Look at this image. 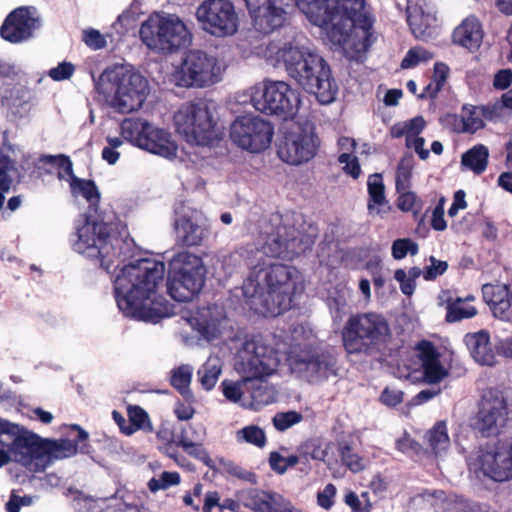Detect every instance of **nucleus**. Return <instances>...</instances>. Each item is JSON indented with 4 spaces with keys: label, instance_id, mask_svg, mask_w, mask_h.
<instances>
[{
    "label": "nucleus",
    "instance_id": "30",
    "mask_svg": "<svg viewBox=\"0 0 512 512\" xmlns=\"http://www.w3.org/2000/svg\"><path fill=\"white\" fill-rule=\"evenodd\" d=\"M474 301L473 296L465 298L454 297L449 290L441 291L438 296V304L446 308V321L457 322L463 319L472 318L477 314V309L470 304Z\"/></svg>",
    "mask_w": 512,
    "mask_h": 512
},
{
    "label": "nucleus",
    "instance_id": "16",
    "mask_svg": "<svg viewBox=\"0 0 512 512\" xmlns=\"http://www.w3.org/2000/svg\"><path fill=\"white\" fill-rule=\"evenodd\" d=\"M230 139L241 150L259 154L271 145L274 126L257 115H242L235 118L230 125Z\"/></svg>",
    "mask_w": 512,
    "mask_h": 512
},
{
    "label": "nucleus",
    "instance_id": "48",
    "mask_svg": "<svg viewBox=\"0 0 512 512\" xmlns=\"http://www.w3.org/2000/svg\"><path fill=\"white\" fill-rule=\"evenodd\" d=\"M193 367L189 364H182L171 371V385L181 394L189 393V385L191 383Z\"/></svg>",
    "mask_w": 512,
    "mask_h": 512
},
{
    "label": "nucleus",
    "instance_id": "51",
    "mask_svg": "<svg viewBox=\"0 0 512 512\" xmlns=\"http://www.w3.org/2000/svg\"><path fill=\"white\" fill-rule=\"evenodd\" d=\"M177 446L182 447L189 455L201 460L205 465L210 468L214 467V462L208 455L207 451L200 443H195L181 435L177 442Z\"/></svg>",
    "mask_w": 512,
    "mask_h": 512
},
{
    "label": "nucleus",
    "instance_id": "50",
    "mask_svg": "<svg viewBox=\"0 0 512 512\" xmlns=\"http://www.w3.org/2000/svg\"><path fill=\"white\" fill-rule=\"evenodd\" d=\"M304 417L302 413L295 411V410H289V411H282L277 412L273 418H272V424L274 428L279 432H284L293 426L301 423L303 421Z\"/></svg>",
    "mask_w": 512,
    "mask_h": 512
},
{
    "label": "nucleus",
    "instance_id": "58",
    "mask_svg": "<svg viewBox=\"0 0 512 512\" xmlns=\"http://www.w3.org/2000/svg\"><path fill=\"white\" fill-rule=\"evenodd\" d=\"M429 265L423 270V278L427 281L435 280L437 277L443 275L448 269L446 261L439 260L434 256L429 257Z\"/></svg>",
    "mask_w": 512,
    "mask_h": 512
},
{
    "label": "nucleus",
    "instance_id": "31",
    "mask_svg": "<svg viewBox=\"0 0 512 512\" xmlns=\"http://www.w3.org/2000/svg\"><path fill=\"white\" fill-rule=\"evenodd\" d=\"M185 22L176 14L154 11L141 21L139 32H187Z\"/></svg>",
    "mask_w": 512,
    "mask_h": 512
},
{
    "label": "nucleus",
    "instance_id": "38",
    "mask_svg": "<svg viewBox=\"0 0 512 512\" xmlns=\"http://www.w3.org/2000/svg\"><path fill=\"white\" fill-rule=\"evenodd\" d=\"M488 158V148L483 144H477L462 155L461 164L466 169L479 175L486 170Z\"/></svg>",
    "mask_w": 512,
    "mask_h": 512
},
{
    "label": "nucleus",
    "instance_id": "39",
    "mask_svg": "<svg viewBox=\"0 0 512 512\" xmlns=\"http://www.w3.org/2000/svg\"><path fill=\"white\" fill-rule=\"evenodd\" d=\"M221 373L222 361L217 356H210L197 371L199 381L205 390L215 387Z\"/></svg>",
    "mask_w": 512,
    "mask_h": 512
},
{
    "label": "nucleus",
    "instance_id": "26",
    "mask_svg": "<svg viewBox=\"0 0 512 512\" xmlns=\"http://www.w3.org/2000/svg\"><path fill=\"white\" fill-rule=\"evenodd\" d=\"M71 428L77 432V442L71 439L50 440L43 439V456H45V469L55 460L74 456L78 451L87 452L88 433L78 425Z\"/></svg>",
    "mask_w": 512,
    "mask_h": 512
},
{
    "label": "nucleus",
    "instance_id": "10",
    "mask_svg": "<svg viewBox=\"0 0 512 512\" xmlns=\"http://www.w3.org/2000/svg\"><path fill=\"white\" fill-rule=\"evenodd\" d=\"M250 104L260 113L291 119L299 111L301 93L289 83L264 79L246 90Z\"/></svg>",
    "mask_w": 512,
    "mask_h": 512
},
{
    "label": "nucleus",
    "instance_id": "59",
    "mask_svg": "<svg viewBox=\"0 0 512 512\" xmlns=\"http://www.w3.org/2000/svg\"><path fill=\"white\" fill-rule=\"evenodd\" d=\"M452 42L469 51L477 49L482 42V34H452Z\"/></svg>",
    "mask_w": 512,
    "mask_h": 512
},
{
    "label": "nucleus",
    "instance_id": "61",
    "mask_svg": "<svg viewBox=\"0 0 512 512\" xmlns=\"http://www.w3.org/2000/svg\"><path fill=\"white\" fill-rule=\"evenodd\" d=\"M74 72L75 66L70 62L63 61L56 67L51 68L48 75L54 81H64L70 79Z\"/></svg>",
    "mask_w": 512,
    "mask_h": 512
},
{
    "label": "nucleus",
    "instance_id": "47",
    "mask_svg": "<svg viewBox=\"0 0 512 512\" xmlns=\"http://www.w3.org/2000/svg\"><path fill=\"white\" fill-rule=\"evenodd\" d=\"M141 5L138 2H133L128 9H126L117 18V21L113 24L115 30H134L138 27L139 16L141 14Z\"/></svg>",
    "mask_w": 512,
    "mask_h": 512
},
{
    "label": "nucleus",
    "instance_id": "2",
    "mask_svg": "<svg viewBox=\"0 0 512 512\" xmlns=\"http://www.w3.org/2000/svg\"><path fill=\"white\" fill-rule=\"evenodd\" d=\"M237 49L243 58H263L275 67L283 64L287 74L319 103L336 100L339 87L331 68L312 46L297 40L272 39L271 34H243Z\"/></svg>",
    "mask_w": 512,
    "mask_h": 512
},
{
    "label": "nucleus",
    "instance_id": "56",
    "mask_svg": "<svg viewBox=\"0 0 512 512\" xmlns=\"http://www.w3.org/2000/svg\"><path fill=\"white\" fill-rule=\"evenodd\" d=\"M218 265L212 267L213 274L221 276V275H231L234 271V267L237 262L236 254H227V255H215Z\"/></svg>",
    "mask_w": 512,
    "mask_h": 512
},
{
    "label": "nucleus",
    "instance_id": "42",
    "mask_svg": "<svg viewBox=\"0 0 512 512\" xmlns=\"http://www.w3.org/2000/svg\"><path fill=\"white\" fill-rule=\"evenodd\" d=\"M235 440L239 444H250L264 448L267 443L265 431L257 425H247L235 432Z\"/></svg>",
    "mask_w": 512,
    "mask_h": 512
},
{
    "label": "nucleus",
    "instance_id": "46",
    "mask_svg": "<svg viewBox=\"0 0 512 512\" xmlns=\"http://www.w3.org/2000/svg\"><path fill=\"white\" fill-rule=\"evenodd\" d=\"M414 168V159L412 155H405L401 158L396 169V190L401 192L410 187L412 171Z\"/></svg>",
    "mask_w": 512,
    "mask_h": 512
},
{
    "label": "nucleus",
    "instance_id": "5",
    "mask_svg": "<svg viewBox=\"0 0 512 512\" xmlns=\"http://www.w3.org/2000/svg\"><path fill=\"white\" fill-rule=\"evenodd\" d=\"M280 365L278 352L267 345L261 337L246 339L238 351L235 363L236 371L241 375L238 380H223L221 389L226 400L247 408L245 394L254 378L274 375Z\"/></svg>",
    "mask_w": 512,
    "mask_h": 512
},
{
    "label": "nucleus",
    "instance_id": "32",
    "mask_svg": "<svg viewBox=\"0 0 512 512\" xmlns=\"http://www.w3.org/2000/svg\"><path fill=\"white\" fill-rule=\"evenodd\" d=\"M464 341L477 363L488 366L495 363V353L491 347L490 336L487 331L480 330L475 333H468L465 335Z\"/></svg>",
    "mask_w": 512,
    "mask_h": 512
},
{
    "label": "nucleus",
    "instance_id": "53",
    "mask_svg": "<svg viewBox=\"0 0 512 512\" xmlns=\"http://www.w3.org/2000/svg\"><path fill=\"white\" fill-rule=\"evenodd\" d=\"M129 419L131 425L122 427V432L126 435H131L138 429L151 427L148 414L140 407L135 406L129 409Z\"/></svg>",
    "mask_w": 512,
    "mask_h": 512
},
{
    "label": "nucleus",
    "instance_id": "28",
    "mask_svg": "<svg viewBox=\"0 0 512 512\" xmlns=\"http://www.w3.org/2000/svg\"><path fill=\"white\" fill-rule=\"evenodd\" d=\"M43 28L41 14L34 6H20L12 10L0 27V32H33Z\"/></svg>",
    "mask_w": 512,
    "mask_h": 512
},
{
    "label": "nucleus",
    "instance_id": "20",
    "mask_svg": "<svg viewBox=\"0 0 512 512\" xmlns=\"http://www.w3.org/2000/svg\"><path fill=\"white\" fill-rule=\"evenodd\" d=\"M0 105L12 122L28 119L36 106L34 92L25 85L16 83L0 87Z\"/></svg>",
    "mask_w": 512,
    "mask_h": 512
},
{
    "label": "nucleus",
    "instance_id": "14",
    "mask_svg": "<svg viewBox=\"0 0 512 512\" xmlns=\"http://www.w3.org/2000/svg\"><path fill=\"white\" fill-rule=\"evenodd\" d=\"M467 464L476 478L489 477L498 482L512 479V439L478 449L468 457Z\"/></svg>",
    "mask_w": 512,
    "mask_h": 512
},
{
    "label": "nucleus",
    "instance_id": "25",
    "mask_svg": "<svg viewBox=\"0 0 512 512\" xmlns=\"http://www.w3.org/2000/svg\"><path fill=\"white\" fill-rule=\"evenodd\" d=\"M60 171L58 177L69 183L70 191L73 197H83L89 204L90 210L97 212L100 203L101 194L96 184L92 180L81 179L73 174V165L70 159L60 155L57 157Z\"/></svg>",
    "mask_w": 512,
    "mask_h": 512
},
{
    "label": "nucleus",
    "instance_id": "33",
    "mask_svg": "<svg viewBox=\"0 0 512 512\" xmlns=\"http://www.w3.org/2000/svg\"><path fill=\"white\" fill-rule=\"evenodd\" d=\"M238 497L243 506L257 512H273V504L281 500V495L278 493L258 489L240 491Z\"/></svg>",
    "mask_w": 512,
    "mask_h": 512
},
{
    "label": "nucleus",
    "instance_id": "7",
    "mask_svg": "<svg viewBox=\"0 0 512 512\" xmlns=\"http://www.w3.org/2000/svg\"><path fill=\"white\" fill-rule=\"evenodd\" d=\"M391 330L384 316L375 312L351 315L342 329V342L348 354L370 356L389 341Z\"/></svg>",
    "mask_w": 512,
    "mask_h": 512
},
{
    "label": "nucleus",
    "instance_id": "22",
    "mask_svg": "<svg viewBox=\"0 0 512 512\" xmlns=\"http://www.w3.org/2000/svg\"><path fill=\"white\" fill-rule=\"evenodd\" d=\"M188 322L191 328L207 341L222 337L230 328L229 319L224 310L218 306L197 309Z\"/></svg>",
    "mask_w": 512,
    "mask_h": 512
},
{
    "label": "nucleus",
    "instance_id": "55",
    "mask_svg": "<svg viewBox=\"0 0 512 512\" xmlns=\"http://www.w3.org/2000/svg\"><path fill=\"white\" fill-rule=\"evenodd\" d=\"M14 171L13 161L5 155L0 154V190L9 191L13 182L12 172Z\"/></svg>",
    "mask_w": 512,
    "mask_h": 512
},
{
    "label": "nucleus",
    "instance_id": "41",
    "mask_svg": "<svg viewBox=\"0 0 512 512\" xmlns=\"http://www.w3.org/2000/svg\"><path fill=\"white\" fill-rule=\"evenodd\" d=\"M425 120L418 116L411 120L397 123L391 128V136L393 138L405 137L406 141L419 138V134L425 127Z\"/></svg>",
    "mask_w": 512,
    "mask_h": 512
},
{
    "label": "nucleus",
    "instance_id": "63",
    "mask_svg": "<svg viewBox=\"0 0 512 512\" xmlns=\"http://www.w3.org/2000/svg\"><path fill=\"white\" fill-rule=\"evenodd\" d=\"M336 496V487L329 483L327 484L323 490L317 493V504L321 508L325 510H329L332 508L334 504V498Z\"/></svg>",
    "mask_w": 512,
    "mask_h": 512
},
{
    "label": "nucleus",
    "instance_id": "17",
    "mask_svg": "<svg viewBox=\"0 0 512 512\" xmlns=\"http://www.w3.org/2000/svg\"><path fill=\"white\" fill-rule=\"evenodd\" d=\"M512 418V408L504 392L497 388L485 389L477 413L476 427L484 436L496 435Z\"/></svg>",
    "mask_w": 512,
    "mask_h": 512
},
{
    "label": "nucleus",
    "instance_id": "36",
    "mask_svg": "<svg viewBox=\"0 0 512 512\" xmlns=\"http://www.w3.org/2000/svg\"><path fill=\"white\" fill-rule=\"evenodd\" d=\"M265 378L266 377L254 378V380L251 381L248 390L250 400H247V408L257 410L276 400L277 392L272 385L264 381Z\"/></svg>",
    "mask_w": 512,
    "mask_h": 512
},
{
    "label": "nucleus",
    "instance_id": "64",
    "mask_svg": "<svg viewBox=\"0 0 512 512\" xmlns=\"http://www.w3.org/2000/svg\"><path fill=\"white\" fill-rule=\"evenodd\" d=\"M394 278L400 284V289L403 294L410 296L414 293L416 283L413 281L403 269H397Z\"/></svg>",
    "mask_w": 512,
    "mask_h": 512
},
{
    "label": "nucleus",
    "instance_id": "8",
    "mask_svg": "<svg viewBox=\"0 0 512 512\" xmlns=\"http://www.w3.org/2000/svg\"><path fill=\"white\" fill-rule=\"evenodd\" d=\"M227 68L223 57L194 49L184 54L172 76L179 87L204 89L222 82Z\"/></svg>",
    "mask_w": 512,
    "mask_h": 512
},
{
    "label": "nucleus",
    "instance_id": "11",
    "mask_svg": "<svg viewBox=\"0 0 512 512\" xmlns=\"http://www.w3.org/2000/svg\"><path fill=\"white\" fill-rule=\"evenodd\" d=\"M206 272L200 256L187 251L174 255L169 263L167 279L170 296L178 302L191 300L202 289Z\"/></svg>",
    "mask_w": 512,
    "mask_h": 512
},
{
    "label": "nucleus",
    "instance_id": "9",
    "mask_svg": "<svg viewBox=\"0 0 512 512\" xmlns=\"http://www.w3.org/2000/svg\"><path fill=\"white\" fill-rule=\"evenodd\" d=\"M173 122L176 132L190 145L208 147L218 139L212 101L183 103L174 113Z\"/></svg>",
    "mask_w": 512,
    "mask_h": 512
},
{
    "label": "nucleus",
    "instance_id": "49",
    "mask_svg": "<svg viewBox=\"0 0 512 512\" xmlns=\"http://www.w3.org/2000/svg\"><path fill=\"white\" fill-rule=\"evenodd\" d=\"M482 294L484 301L490 308L511 296L510 290L505 284H484Z\"/></svg>",
    "mask_w": 512,
    "mask_h": 512
},
{
    "label": "nucleus",
    "instance_id": "44",
    "mask_svg": "<svg viewBox=\"0 0 512 512\" xmlns=\"http://www.w3.org/2000/svg\"><path fill=\"white\" fill-rule=\"evenodd\" d=\"M427 441L436 455L444 452L450 445L447 427L444 422L436 423L426 434Z\"/></svg>",
    "mask_w": 512,
    "mask_h": 512
},
{
    "label": "nucleus",
    "instance_id": "3",
    "mask_svg": "<svg viewBox=\"0 0 512 512\" xmlns=\"http://www.w3.org/2000/svg\"><path fill=\"white\" fill-rule=\"evenodd\" d=\"M256 29L283 28L285 7L297 6L315 26L326 32H369L375 17L365 0H244Z\"/></svg>",
    "mask_w": 512,
    "mask_h": 512
},
{
    "label": "nucleus",
    "instance_id": "35",
    "mask_svg": "<svg viewBox=\"0 0 512 512\" xmlns=\"http://www.w3.org/2000/svg\"><path fill=\"white\" fill-rule=\"evenodd\" d=\"M454 130L458 133H475L484 128L483 112L479 106L464 105L459 116H453Z\"/></svg>",
    "mask_w": 512,
    "mask_h": 512
},
{
    "label": "nucleus",
    "instance_id": "21",
    "mask_svg": "<svg viewBox=\"0 0 512 512\" xmlns=\"http://www.w3.org/2000/svg\"><path fill=\"white\" fill-rule=\"evenodd\" d=\"M199 22L222 32H237L238 18L230 0H206L196 11Z\"/></svg>",
    "mask_w": 512,
    "mask_h": 512
},
{
    "label": "nucleus",
    "instance_id": "62",
    "mask_svg": "<svg viewBox=\"0 0 512 512\" xmlns=\"http://www.w3.org/2000/svg\"><path fill=\"white\" fill-rule=\"evenodd\" d=\"M490 309L495 318L505 322H512V295Z\"/></svg>",
    "mask_w": 512,
    "mask_h": 512
},
{
    "label": "nucleus",
    "instance_id": "18",
    "mask_svg": "<svg viewBox=\"0 0 512 512\" xmlns=\"http://www.w3.org/2000/svg\"><path fill=\"white\" fill-rule=\"evenodd\" d=\"M318 146L319 139L313 126L311 124L297 125L280 139L277 154L285 163L300 165L316 155Z\"/></svg>",
    "mask_w": 512,
    "mask_h": 512
},
{
    "label": "nucleus",
    "instance_id": "57",
    "mask_svg": "<svg viewBox=\"0 0 512 512\" xmlns=\"http://www.w3.org/2000/svg\"><path fill=\"white\" fill-rule=\"evenodd\" d=\"M338 161L342 165V169L346 174L350 175L354 179H357L360 176V164L354 154H350L348 152L340 153Z\"/></svg>",
    "mask_w": 512,
    "mask_h": 512
},
{
    "label": "nucleus",
    "instance_id": "29",
    "mask_svg": "<svg viewBox=\"0 0 512 512\" xmlns=\"http://www.w3.org/2000/svg\"><path fill=\"white\" fill-rule=\"evenodd\" d=\"M147 48L159 54H171L189 46L192 34H140Z\"/></svg>",
    "mask_w": 512,
    "mask_h": 512
},
{
    "label": "nucleus",
    "instance_id": "1",
    "mask_svg": "<svg viewBox=\"0 0 512 512\" xmlns=\"http://www.w3.org/2000/svg\"><path fill=\"white\" fill-rule=\"evenodd\" d=\"M70 243L75 252L97 259L107 272L114 267V296L125 317L155 324L173 314V305L160 294L165 274L163 262L145 258L120 267L134 255L133 239L112 234L108 223L90 214L75 221Z\"/></svg>",
    "mask_w": 512,
    "mask_h": 512
},
{
    "label": "nucleus",
    "instance_id": "37",
    "mask_svg": "<svg viewBox=\"0 0 512 512\" xmlns=\"http://www.w3.org/2000/svg\"><path fill=\"white\" fill-rule=\"evenodd\" d=\"M352 290L345 284H338L330 292L327 298L331 316L334 322H341L348 312V302L351 298Z\"/></svg>",
    "mask_w": 512,
    "mask_h": 512
},
{
    "label": "nucleus",
    "instance_id": "45",
    "mask_svg": "<svg viewBox=\"0 0 512 512\" xmlns=\"http://www.w3.org/2000/svg\"><path fill=\"white\" fill-rule=\"evenodd\" d=\"M339 454L343 465L353 473L363 471L369 460L361 456L354 448L345 444L339 447Z\"/></svg>",
    "mask_w": 512,
    "mask_h": 512
},
{
    "label": "nucleus",
    "instance_id": "4",
    "mask_svg": "<svg viewBox=\"0 0 512 512\" xmlns=\"http://www.w3.org/2000/svg\"><path fill=\"white\" fill-rule=\"evenodd\" d=\"M304 288V277L296 267L262 263L252 266L243 282L242 293L255 313L275 317L290 309Z\"/></svg>",
    "mask_w": 512,
    "mask_h": 512
},
{
    "label": "nucleus",
    "instance_id": "13",
    "mask_svg": "<svg viewBox=\"0 0 512 512\" xmlns=\"http://www.w3.org/2000/svg\"><path fill=\"white\" fill-rule=\"evenodd\" d=\"M264 233L261 253L266 256L292 260L306 248L294 227V216L291 214L273 216L271 228Z\"/></svg>",
    "mask_w": 512,
    "mask_h": 512
},
{
    "label": "nucleus",
    "instance_id": "34",
    "mask_svg": "<svg viewBox=\"0 0 512 512\" xmlns=\"http://www.w3.org/2000/svg\"><path fill=\"white\" fill-rule=\"evenodd\" d=\"M367 188L369 194L368 211L371 215L383 216L390 210L385 196V186L381 174H373L368 177Z\"/></svg>",
    "mask_w": 512,
    "mask_h": 512
},
{
    "label": "nucleus",
    "instance_id": "15",
    "mask_svg": "<svg viewBox=\"0 0 512 512\" xmlns=\"http://www.w3.org/2000/svg\"><path fill=\"white\" fill-rule=\"evenodd\" d=\"M287 362L293 374L310 383H319L336 375V357L318 345L288 351Z\"/></svg>",
    "mask_w": 512,
    "mask_h": 512
},
{
    "label": "nucleus",
    "instance_id": "60",
    "mask_svg": "<svg viewBox=\"0 0 512 512\" xmlns=\"http://www.w3.org/2000/svg\"><path fill=\"white\" fill-rule=\"evenodd\" d=\"M445 203V197H440L438 203L432 211L430 224L431 227L436 231H444L447 228V223L444 218Z\"/></svg>",
    "mask_w": 512,
    "mask_h": 512
},
{
    "label": "nucleus",
    "instance_id": "19",
    "mask_svg": "<svg viewBox=\"0 0 512 512\" xmlns=\"http://www.w3.org/2000/svg\"><path fill=\"white\" fill-rule=\"evenodd\" d=\"M12 460L24 466L30 472L45 470L43 456V439L38 435L23 430L9 445Z\"/></svg>",
    "mask_w": 512,
    "mask_h": 512
},
{
    "label": "nucleus",
    "instance_id": "24",
    "mask_svg": "<svg viewBox=\"0 0 512 512\" xmlns=\"http://www.w3.org/2000/svg\"><path fill=\"white\" fill-rule=\"evenodd\" d=\"M178 235L187 246L200 245L209 234V224L203 213L197 209L184 208L175 220Z\"/></svg>",
    "mask_w": 512,
    "mask_h": 512
},
{
    "label": "nucleus",
    "instance_id": "12",
    "mask_svg": "<svg viewBox=\"0 0 512 512\" xmlns=\"http://www.w3.org/2000/svg\"><path fill=\"white\" fill-rule=\"evenodd\" d=\"M120 134L133 146L151 154L173 160L178 145L171 132L143 118H126L120 123Z\"/></svg>",
    "mask_w": 512,
    "mask_h": 512
},
{
    "label": "nucleus",
    "instance_id": "23",
    "mask_svg": "<svg viewBox=\"0 0 512 512\" xmlns=\"http://www.w3.org/2000/svg\"><path fill=\"white\" fill-rule=\"evenodd\" d=\"M419 358L421 361V371H413L407 374L412 382H423L434 385L444 380L448 374V368L441 361L435 347L427 341H423L418 345Z\"/></svg>",
    "mask_w": 512,
    "mask_h": 512
},
{
    "label": "nucleus",
    "instance_id": "6",
    "mask_svg": "<svg viewBox=\"0 0 512 512\" xmlns=\"http://www.w3.org/2000/svg\"><path fill=\"white\" fill-rule=\"evenodd\" d=\"M94 84L107 104L116 112L127 114L140 109L149 94L146 78L126 66L105 69Z\"/></svg>",
    "mask_w": 512,
    "mask_h": 512
},
{
    "label": "nucleus",
    "instance_id": "54",
    "mask_svg": "<svg viewBox=\"0 0 512 512\" xmlns=\"http://www.w3.org/2000/svg\"><path fill=\"white\" fill-rule=\"evenodd\" d=\"M391 252L394 259L401 260L408 253L416 255L418 253V245L409 238L397 239L392 244Z\"/></svg>",
    "mask_w": 512,
    "mask_h": 512
},
{
    "label": "nucleus",
    "instance_id": "43",
    "mask_svg": "<svg viewBox=\"0 0 512 512\" xmlns=\"http://www.w3.org/2000/svg\"><path fill=\"white\" fill-rule=\"evenodd\" d=\"M449 67L443 62H436L434 64L433 79L428 84L423 92L419 95L420 98H433L442 89L444 83L449 75Z\"/></svg>",
    "mask_w": 512,
    "mask_h": 512
},
{
    "label": "nucleus",
    "instance_id": "27",
    "mask_svg": "<svg viewBox=\"0 0 512 512\" xmlns=\"http://www.w3.org/2000/svg\"><path fill=\"white\" fill-rule=\"evenodd\" d=\"M373 34H327L334 51L341 52L350 60L359 61L374 42Z\"/></svg>",
    "mask_w": 512,
    "mask_h": 512
},
{
    "label": "nucleus",
    "instance_id": "52",
    "mask_svg": "<svg viewBox=\"0 0 512 512\" xmlns=\"http://www.w3.org/2000/svg\"><path fill=\"white\" fill-rule=\"evenodd\" d=\"M433 57L434 54L429 50L420 46H416L407 51L405 57L401 61L400 66L402 69L414 68L420 63L431 60Z\"/></svg>",
    "mask_w": 512,
    "mask_h": 512
},
{
    "label": "nucleus",
    "instance_id": "40",
    "mask_svg": "<svg viewBox=\"0 0 512 512\" xmlns=\"http://www.w3.org/2000/svg\"><path fill=\"white\" fill-rule=\"evenodd\" d=\"M316 345V338L313 330L304 324H299L291 329L290 350L309 349Z\"/></svg>",
    "mask_w": 512,
    "mask_h": 512
}]
</instances>
